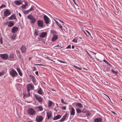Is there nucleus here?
Here are the masks:
<instances>
[{"label": "nucleus", "instance_id": "a18cd8bd", "mask_svg": "<svg viewBox=\"0 0 122 122\" xmlns=\"http://www.w3.org/2000/svg\"><path fill=\"white\" fill-rule=\"evenodd\" d=\"M34 65H38V66H44V65H43L42 64H34Z\"/></svg>", "mask_w": 122, "mask_h": 122}, {"label": "nucleus", "instance_id": "f704fd0d", "mask_svg": "<svg viewBox=\"0 0 122 122\" xmlns=\"http://www.w3.org/2000/svg\"><path fill=\"white\" fill-rule=\"evenodd\" d=\"M6 7V6L5 5H2L1 6H0V9H1L5 7Z\"/></svg>", "mask_w": 122, "mask_h": 122}, {"label": "nucleus", "instance_id": "a878e982", "mask_svg": "<svg viewBox=\"0 0 122 122\" xmlns=\"http://www.w3.org/2000/svg\"><path fill=\"white\" fill-rule=\"evenodd\" d=\"M28 92V94H23V95L24 97H27L29 96H30V94L29 92Z\"/></svg>", "mask_w": 122, "mask_h": 122}, {"label": "nucleus", "instance_id": "7c9ffc66", "mask_svg": "<svg viewBox=\"0 0 122 122\" xmlns=\"http://www.w3.org/2000/svg\"><path fill=\"white\" fill-rule=\"evenodd\" d=\"M73 66L75 68H76L77 69H78L79 70H81L82 69L81 68H80V67H79L75 66Z\"/></svg>", "mask_w": 122, "mask_h": 122}, {"label": "nucleus", "instance_id": "cd10ccee", "mask_svg": "<svg viewBox=\"0 0 122 122\" xmlns=\"http://www.w3.org/2000/svg\"><path fill=\"white\" fill-rule=\"evenodd\" d=\"M52 104V102L50 101H49V102L48 103V106L50 107L51 106Z\"/></svg>", "mask_w": 122, "mask_h": 122}, {"label": "nucleus", "instance_id": "ddd939ff", "mask_svg": "<svg viewBox=\"0 0 122 122\" xmlns=\"http://www.w3.org/2000/svg\"><path fill=\"white\" fill-rule=\"evenodd\" d=\"M26 48L25 46H23L20 49L22 52L25 53L26 51Z\"/></svg>", "mask_w": 122, "mask_h": 122}, {"label": "nucleus", "instance_id": "39448f33", "mask_svg": "<svg viewBox=\"0 0 122 122\" xmlns=\"http://www.w3.org/2000/svg\"><path fill=\"white\" fill-rule=\"evenodd\" d=\"M44 18L45 20L44 22L47 25L48 24L49 22V19L48 17L46 15H45L44 16Z\"/></svg>", "mask_w": 122, "mask_h": 122}, {"label": "nucleus", "instance_id": "f03ea898", "mask_svg": "<svg viewBox=\"0 0 122 122\" xmlns=\"http://www.w3.org/2000/svg\"><path fill=\"white\" fill-rule=\"evenodd\" d=\"M10 74V75L13 77H14L17 76L18 75V74L14 70L12 69L11 70Z\"/></svg>", "mask_w": 122, "mask_h": 122}, {"label": "nucleus", "instance_id": "4468645a", "mask_svg": "<svg viewBox=\"0 0 122 122\" xmlns=\"http://www.w3.org/2000/svg\"><path fill=\"white\" fill-rule=\"evenodd\" d=\"M47 116V119H50L52 115V113L51 112L48 111L46 112Z\"/></svg>", "mask_w": 122, "mask_h": 122}, {"label": "nucleus", "instance_id": "e2e57ef3", "mask_svg": "<svg viewBox=\"0 0 122 122\" xmlns=\"http://www.w3.org/2000/svg\"><path fill=\"white\" fill-rule=\"evenodd\" d=\"M31 58H32L31 57H29V60H30Z\"/></svg>", "mask_w": 122, "mask_h": 122}, {"label": "nucleus", "instance_id": "393cba45", "mask_svg": "<svg viewBox=\"0 0 122 122\" xmlns=\"http://www.w3.org/2000/svg\"><path fill=\"white\" fill-rule=\"evenodd\" d=\"M58 38V36L56 35H54L52 37V41H54L56 40Z\"/></svg>", "mask_w": 122, "mask_h": 122}, {"label": "nucleus", "instance_id": "6e6552de", "mask_svg": "<svg viewBox=\"0 0 122 122\" xmlns=\"http://www.w3.org/2000/svg\"><path fill=\"white\" fill-rule=\"evenodd\" d=\"M27 88L28 92H30L31 89H33L32 85L30 84H29L27 86Z\"/></svg>", "mask_w": 122, "mask_h": 122}, {"label": "nucleus", "instance_id": "37998d69", "mask_svg": "<svg viewBox=\"0 0 122 122\" xmlns=\"http://www.w3.org/2000/svg\"><path fill=\"white\" fill-rule=\"evenodd\" d=\"M66 49H70L71 48V46L70 45H69L68 46H67L66 48Z\"/></svg>", "mask_w": 122, "mask_h": 122}, {"label": "nucleus", "instance_id": "4d7b16f0", "mask_svg": "<svg viewBox=\"0 0 122 122\" xmlns=\"http://www.w3.org/2000/svg\"><path fill=\"white\" fill-rule=\"evenodd\" d=\"M61 102L62 103H64V100L63 99H61Z\"/></svg>", "mask_w": 122, "mask_h": 122}, {"label": "nucleus", "instance_id": "052dcab7", "mask_svg": "<svg viewBox=\"0 0 122 122\" xmlns=\"http://www.w3.org/2000/svg\"><path fill=\"white\" fill-rule=\"evenodd\" d=\"M46 57L48 59H49L50 60H52L51 59H49V58H50V57L48 56H47Z\"/></svg>", "mask_w": 122, "mask_h": 122}, {"label": "nucleus", "instance_id": "e433bc0d", "mask_svg": "<svg viewBox=\"0 0 122 122\" xmlns=\"http://www.w3.org/2000/svg\"><path fill=\"white\" fill-rule=\"evenodd\" d=\"M35 34L36 36H37L39 35V34L38 33V32L37 30H35Z\"/></svg>", "mask_w": 122, "mask_h": 122}, {"label": "nucleus", "instance_id": "423d86ee", "mask_svg": "<svg viewBox=\"0 0 122 122\" xmlns=\"http://www.w3.org/2000/svg\"><path fill=\"white\" fill-rule=\"evenodd\" d=\"M11 14V12L7 9L4 11V15L5 17H7Z\"/></svg>", "mask_w": 122, "mask_h": 122}, {"label": "nucleus", "instance_id": "69168bd1", "mask_svg": "<svg viewBox=\"0 0 122 122\" xmlns=\"http://www.w3.org/2000/svg\"><path fill=\"white\" fill-rule=\"evenodd\" d=\"M112 112L113 113H114V114H115L116 115H117V114L116 113L114 112L113 111H112Z\"/></svg>", "mask_w": 122, "mask_h": 122}, {"label": "nucleus", "instance_id": "aec40b11", "mask_svg": "<svg viewBox=\"0 0 122 122\" xmlns=\"http://www.w3.org/2000/svg\"><path fill=\"white\" fill-rule=\"evenodd\" d=\"M15 3L16 5H20L22 3L21 0H16L15 1Z\"/></svg>", "mask_w": 122, "mask_h": 122}, {"label": "nucleus", "instance_id": "864d4df0", "mask_svg": "<svg viewBox=\"0 0 122 122\" xmlns=\"http://www.w3.org/2000/svg\"><path fill=\"white\" fill-rule=\"evenodd\" d=\"M35 74L37 75H38V71H36L35 72Z\"/></svg>", "mask_w": 122, "mask_h": 122}, {"label": "nucleus", "instance_id": "20e7f679", "mask_svg": "<svg viewBox=\"0 0 122 122\" xmlns=\"http://www.w3.org/2000/svg\"><path fill=\"white\" fill-rule=\"evenodd\" d=\"M36 121L38 122H41L43 119V117L42 116L37 115L36 117Z\"/></svg>", "mask_w": 122, "mask_h": 122}, {"label": "nucleus", "instance_id": "58836bf2", "mask_svg": "<svg viewBox=\"0 0 122 122\" xmlns=\"http://www.w3.org/2000/svg\"><path fill=\"white\" fill-rule=\"evenodd\" d=\"M111 71L114 74H116L117 73V72L116 71H115L113 69H112L111 70Z\"/></svg>", "mask_w": 122, "mask_h": 122}, {"label": "nucleus", "instance_id": "338daca9", "mask_svg": "<svg viewBox=\"0 0 122 122\" xmlns=\"http://www.w3.org/2000/svg\"><path fill=\"white\" fill-rule=\"evenodd\" d=\"M71 48L72 49H73L74 48V47L73 45H72L71 46Z\"/></svg>", "mask_w": 122, "mask_h": 122}, {"label": "nucleus", "instance_id": "4c0bfd02", "mask_svg": "<svg viewBox=\"0 0 122 122\" xmlns=\"http://www.w3.org/2000/svg\"><path fill=\"white\" fill-rule=\"evenodd\" d=\"M34 7H31L29 10L30 11H31L34 10Z\"/></svg>", "mask_w": 122, "mask_h": 122}, {"label": "nucleus", "instance_id": "8fccbe9b", "mask_svg": "<svg viewBox=\"0 0 122 122\" xmlns=\"http://www.w3.org/2000/svg\"><path fill=\"white\" fill-rule=\"evenodd\" d=\"M17 70L18 73L19 72H20V69L19 68H17Z\"/></svg>", "mask_w": 122, "mask_h": 122}, {"label": "nucleus", "instance_id": "c9c22d12", "mask_svg": "<svg viewBox=\"0 0 122 122\" xmlns=\"http://www.w3.org/2000/svg\"><path fill=\"white\" fill-rule=\"evenodd\" d=\"M59 27V28L62 30V31H63V30L62 29V26L61 25L59 24L58 25H57Z\"/></svg>", "mask_w": 122, "mask_h": 122}, {"label": "nucleus", "instance_id": "de8ad7c7", "mask_svg": "<svg viewBox=\"0 0 122 122\" xmlns=\"http://www.w3.org/2000/svg\"><path fill=\"white\" fill-rule=\"evenodd\" d=\"M18 73L20 76H22V73L21 71H20V72H18Z\"/></svg>", "mask_w": 122, "mask_h": 122}, {"label": "nucleus", "instance_id": "09e8293b", "mask_svg": "<svg viewBox=\"0 0 122 122\" xmlns=\"http://www.w3.org/2000/svg\"><path fill=\"white\" fill-rule=\"evenodd\" d=\"M62 109L65 110L66 109V107L64 106V107H62Z\"/></svg>", "mask_w": 122, "mask_h": 122}, {"label": "nucleus", "instance_id": "2eb2a0df", "mask_svg": "<svg viewBox=\"0 0 122 122\" xmlns=\"http://www.w3.org/2000/svg\"><path fill=\"white\" fill-rule=\"evenodd\" d=\"M46 32H43L41 33L39 36L41 37L44 38L46 36Z\"/></svg>", "mask_w": 122, "mask_h": 122}, {"label": "nucleus", "instance_id": "f257e3e1", "mask_svg": "<svg viewBox=\"0 0 122 122\" xmlns=\"http://www.w3.org/2000/svg\"><path fill=\"white\" fill-rule=\"evenodd\" d=\"M27 112L29 114L32 115H35L36 113V111L32 108H30L28 109Z\"/></svg>", "mask_w": 122, "mask_h": 122}, {"label": "nucleus", "instance_id": "603ef678", "mask_svg": "<svg viewBox=\"0 0 122 122\" xmlns=\"http://www.w3.org/2000/svg\"><path fill=\"white\" fill-rule=\"evenodd\" d=\"M74 2V3L76 5H77V4H76V3L75 1V0H72Z\"/></svg>", "mask_w": 122, "mask_h": 122}, {"label": "nucleus", "instance_id": "f3484780", "mask_svg": "<svg viewBox=\"0 0 122 122\" xmlns=\"http://www.w3.org/2000/svg\"><path fill=\"white\" fill-rule=\"evenodd\" d=\"M67 114L66 113V114L60 120V121L61 122L63 121L66 119L67 117Z\"/></svg>", "mask_w": 122, "mask_h": 122}, {"label": "nucleus", "instance_id": "bf43d9fd", "mask_svg": "<svg viewBox=\"0 0 122 122\" xmlns=\"http://www.w3.org/2000/svg\"><path fill=\"white\" fill-rule=\"evenodd\" d=\"M18 15H19V16L20 17H21V15L20 13H19Z\"/></svg>", "mask_w": 122, "mask_h": 122}, {"label": "nucleus", "instance_id": "1a4fd4ad", "mask_svg": "<svg viewBox=\"0 0 122 122\" xmlns=\"http://www.w3.org/2000/svg\"><path fill=\"white\" fill-rule=\"evenodd\" d=\"M37 25L39 27H42L43 26V23L42 21L39 20L37 21Z\"/></svg>", "mask_w": 122, "mask_h": 122}, {"label": "nucleus", "instance_id": "6e6d98bb", "mask_svg": "<svg viewBox=\"0 0 122 122\" xmlns=\"http://www.w3.org/2000/svg\"><path fill=\"white\" fill-rule=\"evenodd\" d=\"M58 20L60 21V22H61L62 23H64V22L63 21H62L61 20H59V19H58Z\"/></svg>", "mask_w": 122, "mask_h": 122}, {"label": "nucleus", "instance_id": "c85d7f7f", "mask_svg": "<svg viewBox=\"0 0 122 122\" xmlns=\"http://www.w3.org/2000/svg\"><path fill=\"white\" fill-rule=\"evenodd\" d=\"M16 35L15 34L11 36L10 38L13 39H14L15 38Z\"/></svg>", "mask_w": 122, "mask_h": 122}, {"label": "nucleus", "instance_id": "b1692460", "mask_svg": "<svg viewBox=\"0 0 122 122\" xmlns=\"http://www.w3.org/2000/svg\"><path fill=\"white\" fill-rule=\"evenodd\" d=\"M14 25V23L12 21H10L9 22L8 25V26L9 27H11Z\"/></svg>", "mask_w": 122, "mask_h": 122}, {"label": "nucleus", "instance_id": "3c124183", "mask_svg": "<svg viewBox=\"0 0 122 122\" xmlns=\"http://www.w3.org/2000/svg\"><path fill=\"white\" fill-rule=\"evenodd\" d=\"M86 52L87 54L88 55H89L90 57L91 56L88 53V51H86Z\"/></svg>", "mask_w": 122, "mask_h": 122}, {"label": "nucleus", "instance_id": "5701e85b", "mask_svg": "<svg viewBox=\"0 0 122 122\" xmlns=\"http://www.w3.org/2000/svg\"><path fill=\"white\" fill-rule=\"evenodd\" d=\"M37 91L38 93L42 95L44 93L42 90L41 88H40Z\"/></svg>", "mask_w": 122, "mask_h": 122}, {"label": "nucleus", "instance_id": "a211bd4d", "mask_svg": "<svg viewBox=\"0 0 122 122\" xmlns=\"http://www.w3.org/2000/svg\"><path fill=\"white\" fill-rule=\"evenodd\" d=\"M15 19H16V18L15 17V15L14 14L12 15L9 18V19L10 20Z\"/></svg>", "mask_w": 122, "mask_h": 122}, {"label": "nucleus", "instance_id": "a19ab883", "mask_svg": "<svg viewBox=\"0 0 122 122\" xmlns=\"http://www.w3.org/2000/svg\"><path fill=\"white\" fill-rule=\"evenodd\" d=\"M103 61L105 63H106L107 64L108 63L109 65L110 66H111V65L107 61L105 60H103Z\"/></svg>", "mask_w": 122, "mask_h": 122}, {"label": "nucleus", "instance_id": "5fc2aeb1", "mask_svg": "<svg viewBox=\"0 0 122 122\" xmlns=\"http://www.w3.org/2000/svg\"><path fill=\"white\" fill-rule=\"evenodd\" d=\"M86 31L88 34L89 35H91L90 33L88 30H86Z\"/></svg>", "mask_w": 122, "mask_h": 122}, {"label": "nucleus", "instance_id": "bb28decb", "mask_svg": "<svg viewBox=\"0 0 122 122\" xmlns=\"http://www.w3.org/2000/svg\"><path fill=\"white\" fill-rule=\"evenodd\" d=\"M76 105L78 107L80 108H81L82 107V105L80 103H76Z\"/></svg>", "mask_w": 122, "mask_h": 122}, {"label": "nucleus", "instance_id": "79ce46f5", "mask_svg": "<svg viewBox=\"0 0 122 122\" xmlns=\"http://www.w3.org/2000/svg\"><path fill=\"white\" fill-rule=\"evenodd\" d=\"M90 113L88 112H87L86 113V115L87 116H88L90 115Z\"/></svg>", "mask_w": 122, "mask_h": 122}, {"label": "nucleus", "instance_id": "6ab92c4d", "mask_svg": "<svg viewBox=\"0 0 122 122\" xmlns=\"http://www.w3.org/2000/svg\"><path fill=\"white\" fill-rule=\"evenodd\" d=\"M102 119L101 118H98L94 119V122H101Z\"/></svg>", "mask_w": 122, "mask_h": 122}, {"label": "nucleus", "instance_id": "c03bdc74", "mask_svg": "<svg viewBox=\"0 0 122 122\" xmlns=\"http://www.w3.org/2000/svg\"><path fill=\"white\" fill-rule=\"evenodd\" d=\"M0 43L1 44H2L3 42L2 41V38H1L0 39Z\"/></svg>", "mask_w": 122, "mask_h": 122}, {"label": "nucleus", "instance_id": "0e129e2a", "mask_svg": "<svg viewBox=\"0 0 122 122\" xmlns=\"http://www.w3.org/2000/svg\"><path fill=\"white\" fill-rule=\"evenodd\" d=\"M61 63H66V62L64 61H62Z\"/></svg>", "mask_w": 122, "mask_h": 122}, {"label": "nucleus", "instance_id": "ea45409f", "mask_svg": "<svg viewBox=\"0 0 122 122\" xmlns=\"http://www.w3.org/2000/svg\"><path fill=\"white\" fill-rule=\"evenodd\" d=\"M5 72L4 71H2L1 72H0V76H1Z\"/></svg>", "mask_w": 122, "mask_h": 122}, {"label": "nucleus", "instance_id": "9d476101", "mask_svg": "<svg viewBox=\"0 0 122 122\" xmlns=\"http://www.w3.org/2000/svg\"><path fill=\"white\" fill-rule=\"evenodd\" d=\"M18 30V28L14 26L11 29V31L12 33H15Z\"/></svg>", "mask_w": 122, "mask_h": 122}, {"label": "nucleus", "instance_id": "f8f14e48", "mask_svg": "<svg viewBox=\"0 0 122 122\" xmlns=\"http://www.w3.org/2000/svg\"><path fill=\"white\" fill-rule=\"evenodd\" d=\"M35 108L38 111H42L43 110L42 107L41 106L35 107Z\"/></svg>", "mask_w": 122, "mask_h": 122}, {"label": "nucleus", "instance_id": "13d9d810", "mask_svg": "<svg viewBox=\"0 0 122 122\" xmlns=\"http://www.w3.org/2000/svg\"><path fill=\"white\" fill-rule=\"evenodd\" d=\"M56 107L55 108H54V110H55V111H56V112H57V111L58 110H57L56 109Z\"/></svg>", "mask_w": 122, "mask_h": 122}, {"label": "nucleus", "instance_id": "dca6fc26", "mask_svg": "<svg viewBox=\"0 0 122 122\" xmlns=\"http://www.w3.org/2000/svg\"><path fill=\"white\" fill-rule=\"evenodd\" d=\"M30 78L32 80V81L34 83L36 82V80L35 79V77L33 75H30Z\"/></svg>", "mask_w": 122, "mask_h": 122}, {"label": "nucleus", "instance_id": "473e14b6", "mask_svg": "<svg viewBox=\"0 0 122 122\" xmlns=\"http://www.w3.org/2000/svg\"><path fill=\"white\" fill-rule=\"evenodd\" d=\"M27 5V4H25V5H22L21 6V7L23 8V9H24L25 8V7H26V6Z\"/></svg>", "mask_w": 122, "mask_h": 122}, {"label": "nucleus", "instance_id": "9b49d317", "mask_svg": "<svg viewBox=\"0 0 122 122\" xmlns=\"http://www.w3.org/2000/svg\"><path fill=\"white\" fill-rule=\"evenodd\" d=\"M35 97L38 101L40 102H42V98L40 96L36 95H35Z\"/></svg>", "mask_w": 122, "mask_h": 122}, {"label": "nucleus", "instance_id": "680f3d73", "mask_svg": "<svg viewBox=\"0 0 122 122\" xmlns=\"http://www.w3.org/2000/svg\"><path fill=\"white\" fill-rule=\"evenodd\" d=\"M90 51V52H92V53H93L95 55L96 54V53H95V52H92V51Z\"/></svg>", "mask_w": 122, "mask_h": 122}, {"label": "nucleus", "instance_id": "c756f323", "mask_svg": "<svg viewBox=\"0 0 122 122\" xmlns=\"http://www.w3.org/2000/svg\"><path fill=\"white\" fill-rule=\"evenodd\" d=\"M76 110L77 113H80L81 112V110L79 109H77Z\"/></svg>", "mask_w": 122, "mask_h": 122}, {"label": "nucleus", "instance_id": "2f4dec72", "mask_svg": "<svg viewBox=\"0 0 122 122\" xmlns=\"http://www.w3.org/2000/svg\"><path fill=\"white\" fill-rule=\"evenodd\" d=\"M72 42H75L77 43V39H74L72 41Z\"/></svg>", "mask_w": 122, "mask_h": 122}, {"label": "nucleus", "instance_id": "0eeeda50", "mask_svg": "<svg viewBox=\"0 0 122 122\" xmlns=\"http://www.w3.org/2000/svg\"><path fill=\"white\" fill-rule=\"evenodd\" d=\"M4 60L7 59L8 57V55L6 54H1L0 56Z\"/></svg>", "mask_w": 122, "mask_h": 122}, {"label": "nucleus", "instance_id": "72a5a7b5", "mask_svg": "<svg viewBox=\"0 0 122 122\" xmlns=\"http://www.w3.org/2000/svg\"><path fill=\"white\" fill-rule=\"evenodd\" d=\"M30 11L29 10H26L24 11V13L25 14H27Z\"/></svg>", "mask_w": 122, "mask_h": 122}, {"label": "nucleus", "instance_id": "4be33fe9", "mask_svg": "<svg viewBox=\"0 0 122 122\" xmlns=\"http://www.w3.org/2000/svg\"><path fill=\"white\" fill-rule=\"evenodd\" d=\"M61 117V116L60 115H58L56 117H54L53 119V120H56L59 119Z\"/></svg>", "mask_w": 122, "mask_h": 122}, {"label": "nucleus", "instance_id": "49530a36", "mask_svg": "<svg viewBox=\"0 0 122 122\" xmlns=\"http://www.w3.org/2000/svg\"><path fill=\"white\" fill-rule=\"evenodd\" d=\"M36 70V68L35 67H34L33 69V71H35Z\"/></svg>", "mask_w": 122, "mask_h": 122}, {"label": "nucleus", "instance_id": "774afa93", "mask_svg": "<svg viewBox=\"0 0 122 122\" xmlns=\"http://www.w3.org/2000/svg\"><path fill=\"white\" fill-rule=\"evenodd\" d=\"M58 61H59V62H61H61L62 61H61V60H58Z\"/></svg>", "mask_w": 122, "mask_h": 122}, {"label": "nucleus", "instance_id": "412c9836", "mask_svg": "<svg viewBox=\"0 0 122 122\" xmlns=\"http://www.w3.org/2000/svg\"><path fill=\"white\" fill-rule=\"evenodd\" d=\"M71 111L70 112V114L74 116L75 114V109L73 107L71 108Z\"/></svg>", "mask_w": 122, "mask_h": 122}, {"label": "nucleus", "instance_id": "7ed1b4c3", "mask_svg": "<svg viewBox=\"0 0 122 122\" xmlns=\"http://www.w3.org/2000/svg\"><path fill=\"white\" fill-rule=\"evenodd\" d=\"M27 17L29 19L31 20L30 21V22L32 23H34L36 21V19L31 14H30L29 15H28Z\"/></svg>", "mask_w": 122, "mask_h": 122}]
</instances>
